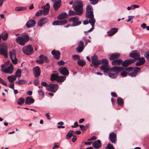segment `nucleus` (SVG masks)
<instances>
[{
  "instance_id": "nucleus-1",
  "label": "nucleus",
  "mask_w": 149,
  "mask_h": 149,
  "mask_svg": "<svg viewBox=\"0 0 149 149\" xmlns=\"http://www.w3.org/2000/svg\"><path fill=\"white\" fill-rule=\"evenodd\" d=\"M124 69V70L122 71L120 73V75L123 77H125L127 74L131 77H135L141 70L139 67H129Z\"/></svg>"
},
{
  "instance_id": "nucleus-2",
  "label": "nucleus",
  "mask_w": 149,
  "mask_h": 149,
  "mask_svg": "<svg viewBox=\"0 0 149 149\" xmlns=\"http://www.w3.org/2000/svg\"><path fill=\"white\" fill-rule=\"evenodd\" d=\"M86 17L89 18V23L92 26V27L88 30L89 32L93 31L94 29V25L95 22V19L94 18L93 9L92 6L89 4L87 6L86 9Z\"/></svg>"
},
{
  "instance_id": "nucleus-3",
  "label": "nucleus",
  "mask_w": 149,
  "mask_h": 149,
  "mask_svg": "<svg viewBox=\"0 0 149 149\" xmlns=\"http://www.w3.org/2000/svg\"><path fill=\"white\" fill-rule=\"evenodd\" d=\"M83 4L81 1L75 2L73 5V10L76 12V14L78 15H82L83 10Z\"/></svg>"
},
{
  "instance_id": "nucleus-4",
  "label": "nucleus",
  "mask_w": 149,
  "mask_h": 149,
  "mask_svg": "<svg viewBox=\"0 0 149 149\" xmlns=\"http://www.w3.org/2000/svg\"><path fill=\"white\" fill-rule=\"evenodd\" d=\"M22 36H18L16 39V42L21 45H24L30 39V37L26 33L22 34Z\"/></svg>"
},
{
  "instance_id": "nucleus-5",
  "label": "nucleus",
  "mask_w": 149,
  "mask_h": 149,
  "mask_svg": "<svg viewBox=\"0 0 149 149\" xmlns=\"http://www.w3.org/2000/svg\"><path fill=\"white\" fill-rule=\"evenodd\" d=\"M102 64L100 66V69L104 71V72L107 73L109 70V66L108 65V61L106 59H102Z\"/></svg>"
},
{
  "instance_id": "nucleus-6",
  "label": "nucleus",
  "mask_w": 149,
  "mask_h": 149,
  "mask_svg": "<svg viewBox=\"0 0 149 149\" xmlns=\"http://www.w3.org/2000/svg\"><path fill=\"white\" fill-rule=\"evenodd\" d=\"M8 48L4 44L2 43L0 45V54L3 55L5 58L8 56Z\"/></svg>"
},
{
  "instance_id": "nucleus-7",
  "label": "nucleus",
  "mask_w": 149,
  "mask_h": 149,
  "mask_svg": "<svg viewBox=\"0 0 149 149\" xmlns=\"http://www.w3.org/2000/svg\"><path fill=\"white\" fill-rule=\"evenodd\" d=\"M22 51L24 53L28 55H30L33 54L34 51L32 46L30 45L26 46L23 47Z\"/></svg>"
},
{
  "instance_id": "nucleus-8",
  "label": "nucleus",
  "mask_w": 149,
  "mask_h": 149,
  "mask_svg": "<svg viewBox=\"0 0 149 149\" xmlns=\"http://www.w3.org/2000/svg\"><path fill=\"white\" fill-rule=\"evenodd\" d=\"M58 86L57 84H50L47 85L46 87V90L55 93L58 90Z\"/></svg>"
},
{
  "instance_id": "nucleus-9",
  "label": "nucleus",
  "mask_w": 149,
  "mask_h": 149,
  "mask_svg": "<svg viewBox=\"0 0 149 149\" xmlns=\"http://www.w3.org/2000/svg\"><path fill=\"white\" fill-rule=\"evenodd\" d=\"M70 22H72L73 23L71 25V26H77L81 24V22L79 20V19L77 17H72L68 19Z\"/></svg>"
},
{
  "instance_id": "nucleus-10",
  "label": "nucleus",
  "mask_w": 149,
  "mask_h": 149,
  "mask_svg": "<svg viewBox=\"0 0 149 149\" xmlns=\"http://www.w3.org/2000/svg\"><path fill=\"white\" fill-rule=\"evenodd\" d=\"M14 68L12 64L11 63L10 65L6 68H2L1 71L6 74H12Z\"/></svg>"
},
{
  "instance_id": "nucleus-11",
  "label": "nucleus",
  "mask_w": 149,
  "mask_h": 149,
  "mask_svg": "<svg viewBox=\"0 0 149 149\" xmlns=\"http://www.w3.org/2000/svg\"><path fill=\"white\" fill-rule=\"evenodd\" d=\"M91 58L92 63L93 64V66L95 68H96L102 63V61L98 60L97 57L96 55H94Z\"/></svg>"
},
{
  "instance_id": "nucleus-12",
  "label": "nucleus",
  "mask_w": 149,
  "mask_h": 149,
  "mask_svg": "<svg viewBox=\"0 0 149 149\" xmlns=\"http://www.w3.org/2000/svg\"><path fill=\"white\" fill-rule=\"evenodd\" d=\"M39 57L40 59L36 60V61L38 63L40 64H43L45 61V62L46 63H47L49 61L48 58L43 55H40Z\"/></svg>"
},
{
  "instance_id": "nucleus-13",
  "label": "nucleus",
  "mask_w": 149,
  "mask_h": 149,
  "mask_svg": "<svg viewBox=\"0 0 149 149\" xmlns=\"http://www.w3.org/2000/svg\"><path fill=\"white\" fill-rule=\"evenodd\" d=\"M84 48L83 42L82 40L79 41L78 43V47L76 48V51L78 53H81Z\"/></svg>"
},
{
  "instance_id": "nucleus-14",
  "label": "nucleus",
  "mask_w": 149,
  "mask_h": 149,
  "mask_svg": "<svg viewBox=\"0 0 149 149\" xmlns=\"http://www.w3.org/2000/svg\"><path fill=\"white\" fill-rule=\"evenodd\" d=\"M130 57L134 58L135 59H137L140 58V54L137 50H133L130 53Z\"/></svg>"
},
{
  "instance_id": "nucleus-15",
  "label": "nucleus",
  "mask_w": 149,
  "mask_h": 149,
  "mask_svg": "<svg viewBox=\"0 0 149 149\" xmlns=\"http://www.w3.org/2000/svg\"><path fill=\"white\" fill-rule=\"evenodd\" d=\"M58 70L60 73L63 75L66 76L69 74V72L66 67H61L58 69Z\"/></svg>"
},
{
  "instance_id": "nucleus-16",
  "label": "nucleus",
  "mask_w": 149,
  "mask_h": 149,
  "mask_svg": "<svg viewBox=\"0 0 149 149\" xmlns=\"http://www.w3.org/2000/svg\"><path fill=\"white\" fill-rule=\"evenodd\" d=\"M124 68L122 67L114 66L111 68L110 70L111 72L115 73L116 74L120 71H123Z\"/></svg>"
},
{
  "instance_id": "nucleus-17",
  "label": "nucleus",
  "mask_w": 149,
  "mask_h": 149,
  "mask_svg": "<svg viewBox=\"0 0 149 149\" xmlns=\"http://www.w3.org/2000/svg\"><path fill=\"white\" fill-rule=\"evenodd\" d=\"M42 8H43L42 14L44 15H46L48 14L50 9V5L49 3H47L45 6L42 7Z\"/></svg>"
},
{
  "instance_id": "nucleus-18",
  "label": "nucleus",
  "mask_w": 149,
  "mask_h": 149,
  "mask_svg": "<svg viewBox=\"0 0 149 149\" xmlns=\"http://www.w3.org/2000/svg\"><path fill=\"white\" fill-rule=\"evenodd\" d=\"M109 138L111 141L113 143L116 142V134L114 132L110 134L109 135Z\"/></svg>"
},
{
  "instance_id": "nucleus-19",
  "label": "nucleus",
  "mask_w": 149,
  "mask_h": 149,
  "mask_svg": "<svg viewBox=\"0 0 149 149\" xmlns=\"http://www.w3.org/2000/svg\"><path fill=\"white\" fill-rule=\"evenodd\" d=\"M61 5V0L55 1L53 4V7L55 10H57L60 8Z\"/></svg>"
},
{
  "instance_id": "nucleus-20",
  "label": "nucleus",
  "mask_w": 149,
  "mask_h": 149,
  "mask_svg": "<svg viewBox=\"0 0 149 149\" xmlns=\"http://www.w3.org/2000/svg\"><path fill=\"white\" fill-rule=\"evenodd\" d=\"M33 73L35 77H38L40 74V70L38 66H36L33 68Z\"/></svg>"
},
{
  "instance_id": "nucleus-21",
  "label": "nucleus",
  "mask_w": 149,
  "mask_h": 149,
  "mask_svg": "<svg viewBox=\"0 0 149 149\" xmlns=\"http://www.w3.org/2000/svg\"><path fill=\"white\" fill-rule=\"evenodd\" d=\"M68 22L67 20H63L61 21L56 20L53 22L52 25L54 26L62 25Z\"/></svg>"
},
{
  "instance_id": "nucleus-22",
  "label": "nucleus",
  "mask_w": 149,
  "mask_h": 149,
  "mask_svg": "<svg viewBox=\"0 0 149 149\" xmlns=\"http://www.w3.org/2000/svg\"><path fill=\"white\" fill-rule=\"evenodd\" d=\"M93 146L95 148H99L102 146V143L100 140L94 141L92 143Z\"/></svg>"
},
{
  "instance_id": "nucleus-23",
  "label": "nucleus",
  "mask_w": 149,
  "mask_h": 149,
  "mask_svg": "<svg viewBox=\"0 0 149 149\" xmlns=\"http://www.w3.org/2000/svg\"><path fill=\"white\" fill-rule=\"evenodd\" d=\"M123 61L120 59L114 60L111 61V64L113 65L117 66L122 65Z\"/></svg>"
},
{
  "instance_id": "nucleus-24",
  "label": "nucleus",
  "mask_w": 149,
  "mask_h": 149,
  "mask_svg": "<svg viewBox=\"0 0 149 149\" xmlns=\"http://www.w3.org/2000/svg\"><path fill=\"white\" fill-rule=\"evenodd\" d=\"M36 24L35 20L31 19L29 20L26 24V27L27 28H29L33 26Z\"/></svg>"
},
{
  "instance_id": "nucleus-25",
  "label": "nucleus",
  "mask_w": 149,
  "mask_h": 149,
  "mask_svg": "<svg viewBox=\"0 0 149 149\" xmlns=\"http://www.w3.org/2000/svg\"><path fill=\"white\" fill-rule=\"evenodd\" d=\"M47 22V19L45 18H42L38 21V26L41 27Z\"/></svg>"
},
{
  "instance_id": "nucleus-26",
  "label": "nucleus",
  "mask_w": 149,
  "mask_h": 149,
  "mask_svg": "<svg viewBox=\"0 0 149 149\" xmlns=\"http://www.w3.org/2000/svg\"><path fill=\"white\" fill-rule=\"evenodd\" d=\"M51 54L53 55L54 57L55 58L58 60L59 59L60 52L59 51L53 50Z\"/></svg>"
},
{
  "instance_id": "nucleus-27",
  "label": "nucleus",
  "mask_w": 149,
  "mask_h": 149,
  "mask_svg": "<svg viewBox=\"0 0 149 149\" xmlns=\"http://www.w3.org/2000/svg\"><path fill=\"white\" fill-rule=\"evenodd\" d=\"M120 56V54L118 53H114L111 55L109 57L110 60H114L118 58Z\"/></svg>"
},
{
  "instance_id": "nucleus-28",
  "label": "nucleus",
  "mask_w": 149,
  "mask_h": 149,
  "mask_svg": "<svg viewBox=\"0 0 149 149\" xmlns=\"http://www.w3.org/2000/svg\"><path fill=\"white\" fill-rule=\"evenodd\" d=\"M138 59H139V61L136 63L135 65L136 66H139L145 63V60L143 57L139 58Z\"/></svg>"
},
{
  "instance_id": "nucleus-29",
  "label": "nucleus",
  "mask_w": 149,
  "mask_h": 149,
  "mask_svg": "<svg viewBox=\"0 0 149 149\" xmlns=\"http://www.w3.org/2000/svg\"><path fill=\"white\" fill-rule=\"evenodd\" d=\"M118 29L116 28H112L111 29L107 32L108 35L111 36L116 33L118 31Z\"/></svg>"
},
{
  "instance_id": "nucleus-30",
  "label": "nucleus",
  "mask_w": 149,
  "mask_h": 149,
  "mask_svg": "<svg viewBox=\"0 0 149 149\" xmlns=\"http://www.w3.org/2000/svg\"><path fill=\"white\" fill-rule=\"evenodd\" d=\"M34 102V99L31 97H26L25 99V104H30L33 103Z\"/></svg>"
},
{
  "instance_id": "nucleus-31",
  "label": "nucleus",
  "mask_w": 149,
  "mask_h": 149,
  "mask_svg": "<svg viewBox=\"0 0 149 149\" xmlns=\"http://www.w3.org/2000/svg\"><path fill=\"white\" fill-rule=\"evenodd\" d=\"M68 15L65 13H61L58 16V19L60 20L62 19H64L67 18Z\"/></svg>"
},
{
  "instance_id": "nucleus-32",
  "label": "nucleus",
  "mask_w": 149,
  "mask_h": 149,
  "mask_svg": "<svg viewBox=\"0 0 149 149\" xmlns=\"http://www.w3.org/2000/svg\"><path fill=\"white\" fill-rule=\"evenodd\" d=\"M66 77L65 76H59L58 75L56 81L59 83L63 82L66 79Z\"/></svg>"
},
{
  "instance_id": "nucleus-33",
  "label": "nucleus",
  "mask_w": 149,
  "mask_h": 149,
  "mask_svg": "<svg viewBox=\"0 0 149 149\" xmlns=\"http://www.w3.org/2000/svg\"><path fill=\"white\" fill-rule=\"evenodd\" d=\"M7 79L10 82L12 83L14 81L16 80V76H15L14 75H12L8 76L7 77Z\"/></svg>"
},
{
  "instance_id": "nucleus-34",
  "label": "nucleus",
  "mask_w": 149,
  "mask_h": 149,
  "mask_svg": "<svg viewBox=\"0 0 149 149\" xmlns=\"http://www.w3.org/2000/svg\"><path fill=\"white\" fill-rule=\"evenodd\" d=\"M58 74H52L51 76L50 80L52 81L57 80Z\"/></svg>"
},
{
  "instance_id": "nucleus-35",
  "label": "nucleus",
  "mask_w": 149,
  "mask_h": 149,
  "mask_svg": "<svg viewBox=\"0 0 149 149\" xmlns=\"http://www.w3.org/2000/svg\"><path fill=\"white\" fill-rule=\"evenodd\" d=\"M10 57L11 58L16 57V52L15 49H13L9 52Z\"/></svg>"
},
{
  "instance_id": "nucleus-36",
  "label": "nucleus",
  "mask_w": 149,
  "mask_h": 149,
  "mask_svg": "<svg viewBox=\"0 0 149 149\" xmlns=\"http://www.w3.org/2000/svg\"><path fill=\"white\" fill-rule=\"evenodd\" d=\"M73 132L74 131L73 130H71L69 131L66 134V139H68L70 138L73 135Z\"/></svg>"
},
{
  "instance_id": "nucleus-37",
  "label": "nucleus",
  "mask_w": 149,
  "mask_h": 149,
  "mask_svg": "<svg viewBox=\"0 0 149 149\" xmlns=\"http://www.w3.org/2000/svg\"><path fill=\"white\" fill-rule=\"evenodd\" d=\"M77 63L79 65L83 67L86 64V62L84 61L83 60L79 59Z\"/></svg>"
},
{
  "instance_id": "nucleus-38",
  "label": "nucleus",
  "mask_w": 149,
  "mask_h": 149,
  "mask_svg": "<svg viewBox=\"0 0 149 149\" xmlns=\"http://www.w3.org/2000/svg\"><path fill=\"white\" fill-rule=\"evenodd\" d=\"M2 33H4L3 34L2 36L3 40L4 41L6 40L8 37V33L5 31H3Z\"/></svg>"
},
{
  "instance_id": "nucleus-39",
  "label": "nucleus",
  "mask_w": 149,
  "mask_h": 149,
  "mask_svg": "<svg viewBox=\"0 0 149 149\" xmlns=\"http://www.w3.org/2000/svg\"><path fill=\"white\" fill-rule=\"evenodd\" d=\"M26 9V8L24 7L18 6L15 8V10L17 11H19L22 10H24Z\"/></svg>"
},
{
  "instance_id": "nucleus-40",
  "label": "nucleus",
  "mask_w": 149,
  "mask_h": 149,
  "mask_svg": "<svg viewBox=\"0 0 149 149\" xmlns=\"http://www.w3.org/2000/svg\"><path fill=\"white\" fill-rule=\"evenodd\" d=\"M88 125H79L80 130L84 132L88 128Z\"/></svg>"
},
{
  "instance_id": "nucleus-41",
  "label": "nucleus",
  "mask_w": 149,
  "mask_h": 149,
  "mask_svg": "<svg viewBox=\"0 0 149 149\" xmlns=\"http://www.w3.org/2000/svg\"><path fill=\"white\" fill-rule=\"evenodd\" d=\"M24 101L25 100L24 98L21 97L17 101V103L19 105H22L24 103Z\"/></svg>"
},
{
  "instance_id": "nucleus-42",
  "label": "nucleus",
  "mask_w": 149,
  "mask_h": 149,
  "mask_svg": "<svg viewBox=\"0 0 149 149\" xmlns=\"http://www.w3.org/2000/svg\"><path fill=\"white\" fill-rule=\"evenodd\" d=\"M21 70L20 69H18L15 72V76H16V78L17 77H18L19 78L21 76Z\"/></svg>"
},
{
  "instance_id": "nucleus-43",
  "label": "nucleus",
  "mask_w": 149,
  "mask_h": 149,
  "mask_svg": "<svg viewBox=\"0 0 149 149\" xmlns=\"http://www.w3.org/2000/svg\"><path fill=\"white\" fill-rule=\"evenodd\" d=\"M117 100L118 104L120 105L121 106L123 104V100L120 97L118 98Z\"/></svg>"
},
{
  "instance_id": "nucleus-44",
  "label": "nucleus",
  "mask_w": 149,
  "mask_h": 149,
  "mask_svg": "<svg viewBox=\"0 0 149 149\" xmlns=\"http://www.w3.org/2000/svg\"><path fill=\"white\" fill-rule=\"evenodd\" d=\"M26 82V81L23 80H19L18 81L16 82L15 83L18 84H25Z\"/></svg>"
},
{
  "instance_id": "nucleus-45",
  "label": "nucleus",
  "mask_w": 149,
  "mask_h": 149,
  "mask_svg": "<svg viewBox=\"0 0 149 149\" xmlns=\"http://www.w3.org/2000/svg\"><path fill=\"white\" fill-rule=\"evenodd\" d=\"M73 60L74 61L80 59V56L78 55H74L72 56Z\"/></svg>"
},
{
  "instance_id": "nucleus-46",
  "label": "nucleus",
  "mask_w": 149,
  "mask_h": 149,
  "mask_svg": "<svg viewBox=\"0 0 149 149\" xmlns=\"http://www.w3.org/2000/svg\"><path fill=\"white\" fill-rule=\"evenodd\" d=\"M109 77L111 78H115L117 76V74L114 73H109L108 74Z\"/></svg>"
},
{
  "instance_id": "nucleus-47",
  "label": "nucleus",
  "mask_w": 149,
  "mask_h": 149,
  "mask_svg": "<svg viewBox=\"0 0 149 149\" xmlns=\"http://www.w3.org/2000/svg\"><path fill=\"white\" fill-rule=\"evenodd\" d=\"M129 65H130L128 63L126 60H125L123 62H122V66L123 67H126Z\"/></svg>"
},
{
  "instance_id": "nucleus-48",
  "label": "nucleus",
  "mask_w": 149,
  "mask_h": 149,
  "mask_svg": "<svg viewBox=\"0 0 149 149\" xmlns=\"http://www.w3.org/2000/svg\"><path fill=\"white\" fill-rule=\"evenodd\" d=\"M106 149H114V148L113 145L111 143H109L108 144L107 146L106 147Z\"/></svg>"
},
{
  "instance_id": "nucleus-49",
  "label": "nucleus",
  "mask_w": 149,
  "mask_h": 149,
  "mask_svg": "<svg viewBox=\"0 0 149 149\" xmlns=\"http://www.w3.org/2000/svg\"><path fill=\"white\" fill-rule=\"evenodd\" d=\"M99 0H89L90 3L93 5L96 4L98 2Z\"/></svg>"
},
{
  "instance_id": "nucleus-50",
  "label": "nucleus",
  "mask_w": 149,
  "mask_h": 149,
  "mask_svg": "<svg viewBox=\"0 0 149 149\" xmlns=\"http://www.w3.org/2000/svg\"><path fill=\"white\" fill-rule=\"evenodd\" d=\"M13 63L14 64H16L17 63V59L16 57H13V58H11Z\"/></svg>"
},
{
  "instance_id": "nucleus-51",
  "label": "nucleus",
  "mask_w": 149,
  "mask_h": 149,
  "mask_svg": "<svg viewBox=\"0 0 149 149\" xmlns=\"http://www.w3.org/2000/svg\"><path fill=\"white\" fill-rule=\"evenodd\" d=\"M128 62V63L130 65L132 64V63H134L135 62V60L134 59H129L126 60Z\"/></svg>"
},
{
  "instance_id": "nucleus-52",
  "label": "nucleus",
  "mask_w": 149,
  "mask_h": 149,
  "mask_svg": "<svg viewBox=\"0 0 149 149\" xmlns=\"http://www.w3.org/2000/svg\"><path fill=\"white\" fill-rule=\"evenodd\" d=\"M77 15L76 11L72 10H70L69 11V16L74 15Z\"/></svg>"
},
{
  "instance_id": "nucleus-53",
  "label": "nucleus",
  "mask_w": 149,
  "mask_h": 149,
  "mask_svg": "<svg viewBox=\"0 0 149 149\" xmlns=\"http://www.w3.org/2000/svg\"><path fill=\"white\" fill-rule=\"evenodd\" d=\"M42 10H39L36 13L35 15L36 16H39L42 15Z\"/></svg>"
},
{
  "instance_id": "nucleus-54",
  "label": "nucleus",
  "mask_w": 149,
  "mask_h": 149,
  "mask_svg": "<svg viewBox=\"0 0 149 149\" xmlns=\"http://www.w3.org/2000/svg\"><path fill=\"white\" fill-rule=\"evenodd\" d=\"M134 16H128V19L126 21L127 22H129L130 21L132 20L133 19Z\"/></svg>"
},
{
  "instance_id": "nucleus-55",
  "label": "nucleus",
  "mask_w": 149,
  "mask_h": 149,
  "mask_svg": "<svg viewBox=\"0 0 149 149\" xmlns=\"http://www.w3.org/2000/svg\"><path fill=\"white\" fill-rule=\"evenodd\" d=\"M131 6L132 8V10H133L135 8H139V5H132Z\"/></svg>"
},
{
  "instance_id": "nucleus-56",
  "label": "nucleus",
  "mask_w": 149,
  "mask_h": 149,
  "mask_svg": "<svg viewBox=\"0 0 149 149\" xmlns=\"http://www.w3.org/2000/svg\"><path fill=\"white\" fill-rule=\"evenodd\" d=\"M38 93L39 94H41V95L43 97H44L45 94L42 90H40L38 91Z\"/></svg>"
},
{
  "instance_id": "nucleus-57",
  "label": "nucleus",
  "mask_w": 149,
  "mask_h": 149,
  "mask_svg": "<svg viewBox=\"0 0 149 149\" xmlns=\"http://www.w3.org/2000/svg\"><path fill=\"white\" fill-rule=\"evenodd\" d=\"M65 62L61 60L58 61L57 64L59 65H63L65 64Z\"/></svg>"
},
{
  "instance_id": "nucleus-58",
  "label": "nucleus",
  "mask_w": 149,
  "mask_h": 149,
  "mask_svg": "<svg viewBox=\"0 0 149 149\" xmlns=\"http://www.w3.org/2000/svg\"><path fill=\"white\" fill-rule=\"evenodd\" d=\"M77 139L76 136L75 135H73V137L72 139V142L73 143L75 142L76 141Z\"/></svg>"
},
{
  "instance_id": "nucleus-59",
  "label": "nucleus",
  "mask_w": 149,
  "mask_h": 149,
  "mask_svg": "<svg viewBox=\"0 0 149 149\" xmlns=\"http://www.w3.org/2000/svg\"><path fill=\"white\" fill-rule=\"evenodd\" d=\"M83 39L84 40H85L86 46L87 45V44L88 42H91V41L90 39H85V38H84Z\"/></svg>"
},
{
  "instance_id": "nucleus-60",
  "label": "nucleus",
  "mask_w": 149,
  "mask_h": 149,
  "mask_svg": "<svg viewBox=\"0 0 149 149\" xmlns=\"http://www.w3.org/2000/svg\"><path fill=\"white\" fill-rule=\"evenodd\" d=\"M2 84L3 85L6 86H7V84L6 82L3 80H2L1 83H0Z\"/></svg>"
},
{
  "instance_id": "nucleus-61",
  "label": "nucleus",
  "mask_w": 149,
  "mask_h": 149,
  "mask_svg": "<svg viewBox=\"0 0 149 149\" xmlns=\"http://www.w3.org/2000/svg\"><path fill=\"white\" fill-rule=\"evenodd\" d=\"M14 83H13V84H10L9 85V87L12 88V89H14Z\"/></svg>"
},
{
  "instance_id": "nucleus-62",
  "label": "nucleus",
  "mask_w": 149,
  "mask_h": 149,
  "mask_svg": "<svg viewBox=\"0 0 149 149\" xmlns=\"http://www.w3.org/2000/svg\"><path fill=\"white\" fill-rule=\"evenodd\" d=\"M41 85L43 86H45L46 87L47 86V83L45 82H42L41 83Z\"/></svg>"
},
{
  "instance_id": "nucleus-63",
  "label": "nucleus",
  "mask_w": 149,
  "mask_h": 149,
  "mask_svg": "<svg viewBox=\"0 0 149 149\" xmlns=\"http://www.w3.org/2000/svg\"><path fill=\"white\" fill-rule=\"evenodd\" d=\"M111 95L114 97H117V94L114 92H112L111 93Z\"/></svg>"
},
{
  "instance_id": "nucleus-64",
  "label": "nucleus",
  "mask_w": 149,
  "mask_h": 149,
  "mask_svg": "<svg viewBox=\"0 0 149 149\" xmlns=\"http://www.w3.org/2000/svg\"><path fill=\"white\" fill-rule=\"evenodd\" d=\"M141 27H142L143 29H144L145 28L146 26V24L145 23H143L142 24L141 26Z\"/></svg>"
}]
</instances>
